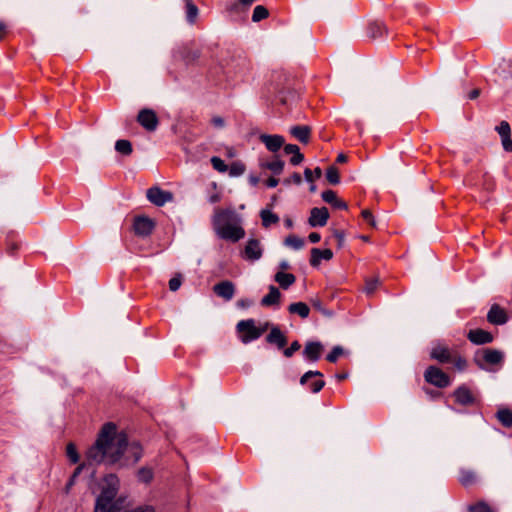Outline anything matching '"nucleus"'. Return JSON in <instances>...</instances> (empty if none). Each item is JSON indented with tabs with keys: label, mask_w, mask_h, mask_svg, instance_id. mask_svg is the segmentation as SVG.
<instances>
[{
	"label": "nucleus",
	"mask_w": 512,
	"mask_h": 512,
	"mask_svg": "<svg viewBox=\"0 0 512 512\" xmlns=\"http://www.w3.org/2000/svg\"><path fill=\"white\" fill-rule=\"evenodd\" d=\"M142 457V448L136 443H128L124 433H118L115 424L106 423L99 432L93 446L86 452L89 464L120 463L121 466L135 464Z\"/></svg>",
	"instance_id": "obj_1"
},
{
	"label": "nucleus",
	"mask_w": 512,
	"mask_h": 512,
	"mask_svg": "<svg viewBox=\"0 0 512 512\" xmlns=\"http://www.w3.org/2000/svg\"><path fill=\"white\" fill-rule=\"evenodd\" d=\"M236 329L241 341L245 344L258 339L263 334V329L258 328L253 319L241 320L237 323Z\"/></svg>",
	"instance_id": "obj_2"
},
{
	"label": "nucleus",
	"mask_w": 512,
	"mask_h": 512,
	"mask_svg": "<svg viewBox=\"0 0 512 512\" xmlns=\"http://www.w3.org/2000/svg\"><path fill=\"white\" fill-rule=\"evenodd\" d=\"M504 357L505 355L502 351L497 349L486 348L479 351L476 354L475 362L480 368L489 370L483 365V363L488 365L501 366L504 361Z\"/></svg>",
	"instance_id": "obj_3"
},
{
	"label": "nucleus",
	"mask_w": 512,
	"mask_h": 512,
	"mask_svg": "<svg viewBox=\"0 0 512 512\" xmlns=\"http://www.w3.org/2000/svg\"><path fill=\"white\" fill-rule=\"evenodd\" d=\"M117 491V487H103L96 501L95 512H119L113 503Z\"/></svg>",
	"instance_id": "obj_4"
},
{
	"label": "nucleus",
	"mask_w": 512,
	"mask_h": 512,
	"mask_svg": "<svg viewBox=\"0 0 512 512\" xmlns=\"http://www.w3.org/2000/svg\"><path fill=\"white\" fill-rule=\"evenodd\" d=\"M424 379L427 383L437 388H446L451 384L450 377L436 366H429L426 369Z\"/></svg>",
	"instance_id": "obj_5"
},
{
	"label": "nucleus",
	"mask_w": 512,
	"mask_h": 512,
	"mask_svg": "<svg viewBox=\"0 0 512 512\" xmlns=\"http://www.w3.org/2000/svg\"><path fill=\"white\" fill-rule=\"evenodd\" d=\"M236 222H240V218L233 209H216L212 218L214 230Z\"/></svg>",
	"instance_id": "obj_6"
},
{
	"label": "nucleus",
	"mask_w": 512,
	"mask_h": 512,
	"mask_svg": "<svg viewBox=\"0 0 512 512\" xmlns=\"http://www.w3.org/2000/svg\"><path fill=\"white\" fill-rule=\"evenodd\" d=\"M215 232L220 238L231 242H237L245 235V231L240 226V222L225 225L223 227L221 226L219 229H216Z\"/></svg>",
	"instance_id": "obj_7"
},
{
	"label": "nucleus",
	"mask_w": 512,
	"mask_h": 512,
	"mask_svg": "<svg viewBox=\"0 0 512 512\" xmlns=\"http://www.w3.org/2000/svg\"><path fill=\"white\" fill-rule=\"evenodd\" d=\"M146 196L156 206H163L173 200V194L170 191L163 190L157 186L149 188Z\"/></svg>",
	"instance_id": "obj_8"
},
{
	"label": "nucleus",
	"mask_w": 512,
	"mask_h": 512,
	"mask_svg": "<svg viewBox=\"0 0 512 512\" xmlns=\"http://www.w3.org/2000/svg\"><path fill=\"white\" fill-rule=\"evenodd\" d=\"M137 121L147 131H155L159 123L156 113L147 108L139 111Z\"/></svg>",
	"instance_id": "obj_9"
},
{
	"label": "nucleus",
	"mask_w": 512,
	"mask_h": 512,
	"mask_svg": "<svg viewBox=\"0 0 512 512\" xmlns=\"http://www.w3.org/2000/svg\"><path fill=\"white\" fill-rule=\"evenodd\" d=\"M263 249L261 243L257 239H249L242 252V257L251 262H255L262 257Z\"/></svg>",
	"instance_id": "obj_10"
},
{
	"label": "nucleus",
	"mask_w": 512,
	"mask_h": 512,
	"mask_svg": "<svg viewBox=\"0 0 512 512\" xmlns=\"http://www.w3.org/2000/svg\"><path fill=\"white\" fill-rule=\"evenodd\" d=\"M454 352L443 343H435L430 351V356L432 359L440 362V363H449L453 359Z\"/></svg>",
	"instance_id": "obj_11"
},
{
	"label": "nucleus",
	"mask_w": 512,
	"mask_h": 512,
	"mask_svg": "<svg viewBox=\"0 0 512 512\" xmlns=\"http://www.w3.org/2000/svg\"><path fill=\"white\" fill-rule=\"evenodd\" d=\"M134 231L137 235L146 237L149 236L154 227L155 223L152 219L145 217V216H138L134 220Z\"/></svg>",
	"instance_id": "obj_12"
},
{
	"label": "nucleus",
	"mask_w": 512,
	"mask_h": 512,
	"mask_svg": "<svg viewBox=\"0 0 512 512\" xmlns=\"http://www.w3.org/2000/svg\"><path fill=\"white\" fill-rule=\"evenodd\" d=\"M329 219V212L326 207L313 208L310 212L308 223L312 227L325 226Z\"/></svg>",
	"instance_id": "obj_13"
},
{
	"label": "nucleus",
	"mask_w": 512,
	"mask_h": 512,
	"mask_svg": "<svg viewBox=\"0 0 512 512\" xmlns=\"http://www.w3.org/2000/svg\"><path fill=\"white\" fill-rule=\"evenodd\" d=\"M214 293L226 301H230L235 294V285L228 280L221 281L213 287Z\"/></svg>",
	"instance_id": "obj_14"
},
{
	"label": "nucleus",
	"mask_w": 512,
	"mask_h": 512,
	"mask_svg": "<svg viewBox=\"0 0 512 512\" xmlns=\"http://www.w3.org/2000/svg\"><path fill=\"white\" fill-rule=\"evenodd\" d=\"M487 320L494 325H503L508 321V316L504 309L494 304L488 311Z\"/></svg>",
	"instance_id": "obj_15"
},
{
	"label": "nucleus",
	"mask_w": 512,
	"mask_h": 512,
	"mask_svg": "<svg viewBox=\"0 0 512 512\" xmlns=\"http://www.w3.org/2000/svg\"><path fill=\"white\" fill-rule=\"evenodd\" d=\"M259 139L273 153L277 152L285 142L284 138L280 135L261 134Z\"/></svg>",
	"instance_id": "obj_16"
},
{
	"label": "nucleus",
	"mask_w": 512,
	"mask_h": 512,
	"mask_svg": "<svg viewBox=\"0 0 512 512\" xmlns=\"http://www.w3.org/2000/svg\"><path fill=\"white\" fill-rule=\"evenodd\" d=\"M467 337L472 343L477 345L488 344L493 341L492 334L482 329L470 330Z\"/></svg>",
	"instance_id": "obj_17"
},
{
	"label": "nucleus",
	"mask_w": 512,
	"mask_h": 512,
	"mask_svg": "<svg viewBox=\"0 0 512 512\" xmlns=\"http://www.w3.org/2000/svg\"><path fill=\"white\" fill-rule=\"evenodd\" d=\"M323 349L324 347L320 342L311 341L306 343L303 354L308 360L315 362L321 357Z\"/></svg>",
	"instance_id": "obj_18"
},
{
	"label": "nucleus",
	"mask_w": 512,
	"mask_h": 512,
	"mask_svg": "<svg viewBox=\"0 0 512 512\" xmlns=\"http://www.w3.org/2000/svg\"><path fill=\"white\" fill-rule=\"evenodd\" d=\"M455 401L460 405H471L474 403L475 398L470 391V389L466 386L458 387L453 394Z\"/></svg>",
	"instance_id": "obj_19"
},
{
	"label": "nucleus",
	"mask_w": 512,
	"mask_h": 512,
	"mask_svg": "<svg viewBox=\"0 0 512 512\" xmlns=\"http://www.w3.org/2000/svg\"><path fill=\"white\" fill-rule=\"evenodd\" d=\"M266 341L270 344L276 345L279 349H282L287 344V338L282 331L277 327L273 326L270 333L266 337Z\"/></svg>",
	"instance_id": "obj_20"
},
{
	"label": "nucleus",
	"mask_w": 512,
	"mask_h": 512,
	"mask_svg": "<svg viewBox=\"0 0 512 512\" xmlns=\"http://www.w3.org/2000/svg\"><path fill=\"white\" fill-rule=\"evenodd\" d=\"M333 257V252L330 249H318L313 248L311 250V258H310V264L313 267H317L320 265L321 260H331Z\"/></svg>",
	"instance_id": "obj_21"
},
{
	"label": "nucleus",
	"mask_w": 512,
	"mask_h": 512,
	"mask_svg": "<svg viewBox=\"0 0 512 512\" xmlns=\"http://www.w3.org/2000/svg\"><path fill=\"white\" fill-rule=\"evenodd\" d=\"M290 133L300 142L307 144L310 140L311 129L308 126H294L290 128Z\"/></svg>",
	"instance_id": "obj_22"
},
{
	"label": "nucleus",
	"mask_w": 512,
	"mask_h": 512,
	"mask_svg": "<svg viewBox=\"0 0 512 512\" xmlns=\"http://www.w3.org/2000/svg\"><path fill=\"white\" fill-rule=\"evenodd\" d=\"M281 293L277 287L271 285L269 287V293L265 295L261 300L262 306H272L279 304Z\"/></svg>",
	"instance_id": "obj_23"
},
{
	"label": "nucleus",
	"mask_w": 512,
	"mask_h": 512,
	"mask_svg": "<svg viewBox=\"0 0 512 512\" xmlns=\"http://www.w3.org/2000/svg\"><path fill=\"white\" fill-rule=\"evenodd\" d=\"M322 199L326 203L334 206L335 208H338V209H346L347 208V204L344 201H342L341 199H339L337 197L336 193L332 190L324 191L322 193Z\"/></svg>",
	"instance_id": "obj_24"
},
{
	"label": "nucleus",
	"mask_w": 512,
	"mask_h": 512,
	"mask_svg": "<svg viewBox=\"0 0 512 512\" xmlns=\"http://www.w3.org/2000/svg\"><path fill=\"white\" fill-rule=\"evenodd\" d=\"M275 281L283 288H289L296 281V277L291 273L279 271L275 274Z\"/></svg>",
	"instance_id": "obj_25"
},
{
	"label": "nucleus",
	"mask_w": 512,
	"mask_h": 512,
	"mask_svg": "<svg viewBox=\"0 0 512 512\" xmlns=\"http://www.w3.org/2000/svg\"><path fill=\"white\" fill-rule=\"evenodd\" d=\"M260 167L263 169L270 170L275 175H279L283 171L284 162L278 158H276L272 161H261Z\"/></svg>",
	"instance_id": "obj_26"
},
{
	"label": "nucleus",
	"mask_w": 512,
	"mask_h": 512,
	"mask_svg": "<svg viewBox=\"0 0 512 512\" xmlns=\"http://www.w3.org/2000/svg\"><path fill=\"white\" fill-rule=\"evenodd\" d=\"M288 311L292 314H298L301 318H307L309 316L310 309L304 302L292 303L288 307Z\"/></svg>",
	"instance_id": "obj_27"
},
{
	"label": "nucleus",
	"mask_w": 512,
	"mask_h": 512,
	"mask_svg": "<svg viewBox=\"0 0 512 512\" xmlns=\"http://www.w3.org/2000/svg\"><path fill=\"white\" fill-rule=\"evenodd\" d=\"M260 217L262 219V225L265 228H268L272 224H276L279 222V217L269 210H262L260 213Z\"/></svg>",
	"instance_id": "obj_28"
},
{
	"label": "nucleus",
	"mask_w": 512,
	"mask_h": 512,
	"mask_svg": "<svg viewBox=\"0 0 512 512\" xmlns=\"http://www.w3.org/2000/svg\"><path fill=\"white\" fill-rule=\"evenodd\" d=\"M284 244L294 250H300L304 247L305 241L296 235H289L285 238Z\"/></svg>",
	"instance_id": "obj_29"
},
{
	"label": "nucleus",
	"mask_w": 512,
	"mask_h": 512,
	"mask_svg": "<svg viewBox=\"0 0 512 512\" xmlns=\"http://www.w3.org/2000/svg\"><path fill=\"white\" fill-rule=\"evenodd\" d=\"M497 419L505 427H512V411L506 408L500 409L497 412Z\"/></svg>",
	"instance_id": "obj_30"
},
{
	"label": "nucleus",
	"mask_w": 512,
	"mask_h": 512,
	"mask_svg": "<svg viewBox=\"0 0 512 512\" xmlns=\"http://www.w3.org/2000/svg\"><path fill=\"white\" fill-rule=\"evenodd\" d=\"M459 481L465 486L471 485L476 481V475L471 470H461Z\"/></svg>",
	"instance_id": "obj_31"
},
{
	"label": "nucleus",
	"mask_w": 512,
	"mask_h": 512,
	"mask_svg": "<svg viewBox=\"0 0 512 512\" xmlns=\"http://www.w3.org/2000/svg\"><path fill=\"white\" fill-rule=\"evenodd\" d=\"M115 149L117 152L124 155H130L132 153V145L128 140H117L115 143Z\"/></svg>",
	"instance_id": "obj_32"
},
{
	"label": "nucleus",
	"mask_w": 512,
	"mask_h": 512,
	"mask_svg": "<svg viewBox=\"0 0 512 512\" xmlns=\"http://www.w3.org/2000/svg\"><path fill=\"white\" fill-rule=\"evenodd\" d=\"M199 10L193 3H188L186 6V19L190 24H194L198 17Z\"/></svg>",
	"instance_id": "obj_33"
},
{
	"label": "nucleus",
	"mask_w": 512,
	"mask_h": 512,
	"mask_svg": "<svg viewBox=\"0 0 512 512\" xmlns=\"http://www.w3.org/2000/svg\"><path fill=\"white\" fill-rule=\"evenodd\" d=\"M326 178L327 181L332 184L336 185L340 182V176L339 171L335 166H330L326 171Z\"/></svg>",
	"instance_id": "obj_34"
},
{
	"label": "nucleus",
	"mask_w": 512,
	"mask_h": 512,
	"mask_svg": "<svg viewBox=\"0 0 512 512\" xmlns=\"http://www.w3.org/2000/svg\"><path fill=\"white\" fill-rule=\"evenodd\" d=\"M246 170L245 165L242 162H233L228 168L229 175L232 177H237L242 175Z\"/></svg>",
	"instance_id": "obj_35"
},
{
	"label": "nucleus",
	"mask_w": 512,
	"mask_h": 512,
	"mask_svg": "<svg viewBox=\"0 0 512 512\" xmlns=\"http://www.w3.org/2000/svg\"><path fill=\"white\" fill-rule=\"evenodd\" d=\"M268 16V10L262 6L258 5L254 8L253 14H252V21L253 22H259Z\"/></svg>",
	"instance_id": "obj_36"
},
{
	"label": "nucleus",
	"mask_w": 512,
	"mask_h": 512,
	"mask_svg": "<svg viewBox=\"0 0 512 512\" xmlns=\"http://www.w3.org/2000/svg\"><path fill=\"white\" fill-rule=\"evenodd\" d=\"M380 281L378 278H371L366 280L364 291L367 295H372L379 287Z\"/></svg>",
	"instance_id": "obj_37"
},
{
	"label": "nucleus",
	"mask_w": 512,
	"mask_h": 512,
	"mask_svg": "<svg viewBox=\"0 0 512 512\" xmlns=\"http://www.w3.org/2000/svg\"><path fill=\"white\" fill-rule=\"evenodd\" d=\"M386 30V27L383 23L375 22L370 25V34L371 37L376 38L382 36Z\"/></svg>",
	"instance_id": "obj_38"
},
{
	"label": "nucleus",
	"mask_w": 512,
	"mask_h": 512,
	"mask_svg": "<svg viewBox=\"0 0 512 512\" xmlns=\"http://www.w3.org/2000/svg\"><path fill=\"white\" fill-rule=\"evenodd\" d=\"M449 363H453L454 367L458 371H463L467 368V361L462 356L458 355L457 353L453 354V359Z\"/></svg>",
	"instance_id": "obj_39"
},
{
	"label": "nucleus",
	"mask_w": 512,
	"mask_h": 512,
	"mask_svg": "<svg viewBox=\"0 0 512 512\" xmlns=\"http://www.w3.org/2000/svg\"><path fill=\"white\" fill-rule=\"evenodd\" d=\"M66 454H67V457L70 459V461L73 464L78 463L79 454L76 450V446L73 443H68V445L66 447Z\"/></svg>",
	"instance_id": "obj_40"
},
{
	"label": "nucleus",
	"mask_w": 512,
	"mask_h": 512,
	"mask_svg": "<svg viewBox=\"0 0 512 512\" xmlns=\"http://www.w3.org/2000/svg\"><path fill=\"white\" fill-rule=\"evenodd\" d=\"M304 176L306 181L313 182L314 179H318L322 176V170L319 167H316L313 171L309 168H306L304 171Z\"/></svg>",
	"instance_id": "obj_41"
},
{
	"label": "nucleus",
	"mask_w": 512,
	"mask_h": 512,
	"mask_svg": "<svg viewBox=\"0 0 512 512\" xmlns=\"http://www.w3.org/2000/svg\"><path fill=\"white\" fill-rule=\"evenodd\" d=\"M211 164L215 170L218 172H226L228 170V166L224 163V161L219 157H212Z\"/></svg>",
	"instance_id": "obj_42"
},
{
	"label": "nucleus",
	"mask_w": 512,
	"mask_h": 512,
	"mask_svg": "<svg viewBox=\"0 0 512 512\" xmlns=\"http://www.w3.org/2000/svg\"><path fill=\"white\" fill-rule=\"evenodd\" d=\"M344 353L343 348L335 346L332 351L327 355V360L331 363H335L338 358Z\"/></svg>",
	"instance_id": "obj_43"
},
{
	"label": "nucleus",
	"mask_w": 512,
	"mask_h": 512,
	"mask_svg": "<svg viewBox=\"0 0 512 512\" xmlns=\"http://www.w3.org/2000/svg\"><path fill=\"white\" fill-rule=\"evenodd\" d=\"M139 480L145 483H148L153 478V472L149 468H142L138 472Z\"/></svg>",
	"instance_id": "obj_44"
},
{
	"label": "nucleus",
	"mask_w": 512,
	"mask_h": 512,
	"mask_svg": "<svg viewBox=\"0 0 512 512\" xmlns=\"http://www.w3.org/2000/svg\"><path fill=\"white\" fill-rule=\"evenodd\" d=\"M497 132L502 137H508L511 134L510 125L506 121H502L499 126L496 127Z\"/></svg>",
	"instance_id": "obj_45"
},
{
	"label": "nucleus",
	"mask_w": 512,
	"mask_h": 512,
	"mask_svg": "<svg viewBox=\"0 0 512 512\" xmlns=\"http://www.w3.org/2000/svg\"><path fill=\"white\" fill-rule=\"evenodd\" d=\"M300 348H301L300 343L298 341H294V342H292L290 347L284 349L283 354H284L285 357L290 358Z\"/></svg>",
	"instance_id": "obj_46"
},
{
	"label": "nucleus",
	"mask_w": 512,
	"mask_h": 512,
	"mask_svg": "<svg viewBox=\"0 0 512 512\" xmlns=\"http://www.w3.org/2000/svg\"><path fill=\"white\" fill-rule=\"evenodd\" d=\"M103 487H107V488L117 487L118 488V478L113 474L106 476L104 479Z\"/></svg>",
	"instance_id": "obj_47"
},
{
	"label": "nucleus",
	"mask_w": 512,
	"mask_h": 512,
	"mask_svg": "<svg viewBox=\"0 0 512 512\" xmlns=\"http://www.w3.org/2000/svg\"><path fill=\"white\" fill-rule=\"evenodd\" d=\"M316 376L323 377V374L320 371H308L300 378V383L304 385L310 378Z\"/></svg>",
	"instance_id": "obj_48"
},
{
	"label": "nucleus",
	"mask_w": 512,
	"mask_h": 512,
	"mask_svg": "<svg viewBox=\"0 0 512 512\" xmlns=\"http://www.w3.org/2000/svg\"><path fill=\"white\" fill-rule=\"evenodd\" d=\"M181 284H182V279H181V276L178 275V276H175L170 279L169 288L171 291H177L180 288Z\"/></svg>",
	"instance_id": "obj_49"
},
{
	"label": "nucleus",
	"mask_w": 512,
	"mask_h": 512,
	"mask_svg": "<svg viewBox=\"0 0 512 512\" xmlns=\"http://www.w3.org/2000/svg\"><path fill=\"white\" fill-rule=\"evenodd\" d=\"M469 512H492L489 506L484 503H478L469 508Z\"/></svg>",
	"instance_id": "obj_50"
},
{
	"label": "nucleus",
	"mask_w": 512,
	"mask_h": 512,
	"mask_svg": "<svg viewBox=\"0 0 512 512\" xmlns=\"http://www.w3.org/2000/svg\"><path fill=\"white\" fill-rule=\"evenodd\" d=\"M325 386V382L321 379L319 380H316L314 381L313 383H311L310 385V390L313 392V393H318L319 391L322 390V388Z\"/></svg>",
	"instance_id": "obj_51"
},
{
	"label": "nucleus",
	"mask_w": 512,
	"mask_h": 512,
	"mask_svg": "<svg viewBox=\"0 0 512 512\" xmlns=\"http://www.w3.org/2000/svg\"><path fill=\"white\" fill-rule=\"evenodd\" d=\"M362 217L372 227L376 226L374 217H373L372 213L369 210H363L362 211Z\"/></svg>",
	"instance_id": "obj_52"
},
{
	"label": "nucleus",
	"mask_w": 512,
	"mask_h": 512,
	"mask_svg": "<svg viewBox=\"0 0 512 512\" xmlns=\"http://www.w3.org/2000/svg\"><path fill=\"white\" fill-rule=\"evenodd\" d=\"M501 142H502L503 149L505 151H507V152H511L512 151V140H511L510 136L502 137L501 138Z\"/></svg>",
	"instance_id": "obj_53"
},
{
	"label": "nucleus",
	"mask_w": 512,
	"mask_h": 512,
	"mask_svg": "<svg viewBox=\"0 0 512 512\" xmlns=\"http://www.w3.org/2000/svg\"><path fill=\"white\" fill-rule=\"evenodd\" d=\"M299 151H300V149H299V147L297 145L287 144V145L284 146V152L286 154H288V155L289 154L293 155V154H295V153H297Z\"/></svg>",
	"instance_id": "obj_54"
},
{
	"label": "nucleus",
	"mask_w": 512,
	"mask_h": 512,
	"mask_svg": "<svg viewBox=\"0 0 512 512\" xmlns=\"http://www.w3.org/2000/svg\"><path fill=\"white\" fill-rule=\"evenodd\" d=\"M303 159H304V156H303V154H302V153H300V151H299V152H297V153H295V154H293V155H292V157H291V159H290V162H291V164H293V165H298V164H300V163L303 161Z\"/></svg>",
	"instance_id": "obj_55"
},
{
	"label": "nucleus",
	"mask_w": 512,
	"mask_h": 512,
	"mask_svg": "<svg viewBox=\"0 0 512 512\" xmlns=\"http://www.w3.org/2000/svg\"><path fill=\"white\" fill-rule=\"evenodd\" d=\"M312 305L315 309H317L318 311L322 312V313H326V310L324 309L323 307V304H322V301L320 299H314L312 300Z\"/></svg>",
	"instance_id": "obj_56"
},
{
	"label": "nucleus",
	"mask_w": 512,
	"mask_h": 512,
	"mask_svg": "<svg viewBox=\"0 0 512 512\" xmlns=\"http://www.w3.org/2000/svg\"><path fill=\"white\" fill-rule=\"evenodd\" d=\"M285 80H286V82H287V83H286V85H282L281 83H277V87H276V89H277V91H278L280 94H283V93H284V91H285V89H286V88H287V89H289V88H290V86H291V83H290V82H291V80H290V79H285Z\"/></svg>",
	"instance_id": "obj_57"
},
{
	"label": "nucleus",
	"mask_w": 512,
	"mask_h": 512,
	"mask_svg": "<svg viewBox=\"0 0 512 512\" xmlns=\"http://www.w3.org/2000/svg\"><path fill=\"white\" fill-rule=\"evenodd\" d=\"M87 464H88V465H90V464L86 461V463H83V464L79 465V466L75 469V471H74V473H73V475H72V480H74V478H76V477L81 473V471L86 467V465H87Z\"/></svg>",
	"instance_id": "obj_58"
},
{
	"label": "nucleus",
	"mask_w": 512,
	"mask_h": 512,
	"mask_svg": "<svg viewBox=\"0 0 512 512\" xmlns=\"http://www.w3.org/2000/svg\"><path fill=\"white\" fill-rule=\"evenodd\" d=\"M212 123L214 126L222 128L224 126V120L221 117H213Z\"/></svg>",
	"instance_id": "obj_59"
},
{
	"label": "nucleus",
	"mask_w": 512,
	"mask_h": 512,
	"mask_svg": "<svg viewBox=\"0 0 512 512\" xmlns=\"http://www.w3.org/2000/svg\"><path fill=\"white\" fill-rule=\"evenodd\" d=\"M308 238H309L310 242H312V243H317V242H319V241H320L321 236H320V234H319V233L312 232V233H310V234H309V237H308Z\"/></svg>",
	"instance_id": "obj_60"
},
{
	"label": "nucleus",
	"mask_w": 512,
	"mask_h": 512,
	"mask_svg": "<svg viewBox=\"0 0 512 512\" xmlns=\"http://www.w3.org/2000/svg\"><path fill=\"white\" fill-rule=\"evenodd\" d=\"M279 183V180L274 178V177H270L267 181H266V184L268 187L270 188H273V187H276Z\"/></svg>",
	"instance_id": "obj_61"
},
{
	"label": "nucleus",
	"mask_w": 512,
	"mask_h": 512,
	"mask_svg": "<svg viewBox=\"0 0 512 512\" xmlns=\"http://www.w3.org/2000/svg\"><path fill=\"white\" fill-rule=\"evenodd\" d=\"M248 180L252 186H256L259 183L260 178L256 175L251 174L249 175Z\"/></svg>",
	"instance_id": "obj_62"
},
{
	"label": "nucleus",
	"mask_w": 512,
	"mask_h": 512,
	"mask_svg": "<svg viewBox=\"0 0 512 512\" xmlns=\"http://www.w3.org/2000/svg\"><path fill=\"white\" fill-rule=\"evenodd\" d=\"M292 182L297 185L301 184L302 178L299 173H293V175L291 176V183Z\"/></svg>",
	"instance_id": "obj_63"
},
{
	"label": "nucleus",
	"mask_w": 512,
	"mask_h": 512,
	"mask_svg": "<svg viewBox=\"0 0 512 512\" xmlns=\"http://www.w3.org/2000/svg\"><path fill=\"white\" fill-rule=\"evenodd\" d=\"M279 267H280L281 271L283 272V271H285V270L290 269V264H289V262H288V261L283 260V261H281V262L279 263Z\"/></svg>",
	"instance_id": "obj_64"
}]
</instances>
